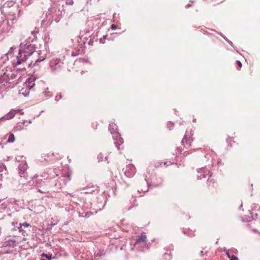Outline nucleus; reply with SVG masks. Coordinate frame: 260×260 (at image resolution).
<instances>
[{
	"label": "nucleus",
	"instance_id": "nucleus-1",
	"mask_svg": "<svg viewBox=\"0 0 260 260\" xmlns=\"http://www.w3.org/2000/svg\"><path fill=\"white\" fill-rule=\"evenodd\" d=\"M40 55V53L35 51V46L32 43L29 42L21 43L16 61H14V64L16 66L22 64L24 68L30 67L45 59V56Z\"/></svg>",
	"mask_w": 260,
	"mask_h": 260
},
{
	"label": "nucleus",
	"instance_id": "nucleus-2",
	"mask_svg": "<svg viewBox=\"0 0 260 260\" xmlns=\"http://www.w3.org/2000/svg\"><path fill=\"white\" fill-rule=\"evenodd\" d=\"M2 9V12L7 14L8 19L13 21L17 20L20 15V10L18 5L13 2H7L5 3Z\"/></svg>",
	"mask_w": 260,
	"mask_h": 260
},
{
	"label": "nucleus",
	"instance_id": "nucleus-3",
	"mask_svg": "<svg viewBox=\"0 0 260 260\" xmlns=\"http://www.w3.org/2000/svg\"><path fill=\"white\" fill-rule=\"evenodd\" d=\"M16 77L15 73L7 69L3 70V73L0 75V88L3 89V87H9L8 85L10 84L13 83V81Z\"/></svg>",
	"mask_w": 260,
	"mask_h": 260
},
{
	"label": "nucleus",
	"instance_id": "nucleus-4",
	"mask_svg": "<svg viewBox=\"0 0 260 260\" xmlns=\"http://www.w3.org/2000/svg\"><path fill=\"white\" fill-rule=\"evenodd\" d=\"M109 130L110 131L111 134L113 135V137L115 141V143L116 145L118 146L122 144L123 142V139L121 138L119 134L117 132V125L114 123L110 124ZM117 147L118 149H120L119 147Z\"/></svg>",
	"mask_w": 260,
	"mask_h": 260
},
{
	"label": "nucleus",
	"instance_id": "nucleus-5",
	"mask_svg": "<svg viewBox=\"0 0 260 260\" xmlns=\"http://www.w3.org/2000/svg\"><path fill=\"white\" fill-rule=\"evenodd\" d=\"M34 78H29L23 84V87L19 90V93L25 96L28 95L30 90L35 86Z\"/></svg>",
	"mask_w": 260,
	"mask_h": 260
},
{
	"label": "nucleus",
	"instance_id": "nucleus-6",
	"mask_svg": "<svg viewBox=\"0 0 260 260\" xmlns=\"http://www.w3.org/2000/svg\"><path fill=\"white\" fill-rule=\"evenodd\" d=\"M146 235L145 233H141V236L136 240L135 245L139 247V246H144L146 247Z\"/></svg>",
	"mask_w": 260,
	"mask_h": 260
},
{
	"label": "nucleus",
	"instance_id": "nucleus-7",
	"mask_svg": "<svg viewBox=\"0 0 260 260\" xmlns=\"http://www.w3.org/2000/svg\"><path fill=\"white\" fill-rule=\"evenodd\" d=\"M27 168V165L26 163L21 164L18 166L19 174L21 177H24L27 179L28 175L25 172V170Z\"/></svg>",
	"mask_w": 260,
	"mask_h": 260
},
{
	"label": "nucleus",
	"instance_id": "nucleus-8",
	"mask_svg": "<svg viewBox=\"0 0 260 260\" xmlns=\"http://www.w3.org/2000/svg\"><path fill=\"white\" fill-rule=\"evenodd\" d=\"M124 174L128 177H133L136 173V169L134 165H129L124 169Z\"/></svg>",
	"mask_w": 260,
	"mask_h": 260
},
{
	"label": "nucleus",
	"instance_id": "nucleus-9",
	"mask_svg": "<svg viewBox=\"0 0 260 260\" xmlns=\"http://www.w3.org/2000/svg\"><path fill=\"white\" fill-rule=\"evenodd\" d=\"M9 19L4 20L1 24V27L2 28V30L4 32H7L9 31L12 26V22L10 23Z\"/></svg>",
	"mask_w": 260,
	"mask_h": 260
},
{
	"label": "nucleus",
	"instance_id": "nucleus-10",
	"mask_svg": "<svg viewBox=\"0 0 260 260\" xmlns=\"http://www.w3.org/2000/svg\"><path fill=\"white\" fill-rule=\"evenodd\" d=\"M62 63L60 60L57 59H53L50 62V66L52 70L55 71L61 67Z\"/></svg>",
	"mask_w": 260,
	"mask_h": 260
},
{
	"label": "nucleus",
	"instance_id": "nucleus-11",
	"mask_svg": "<svg viewBox=\"0 0 260 260\" xmlns=\"http://www.w3.org/2000/svg\"><path fill=\"white\" fill-rule=\"evenodd\" d=\"M20 110H11L3 118L5 120H9L13 118L17 113L20 112Z\"/></svg>",
	"mask_w": 260,
	"mask_h": 260
},
{
	"label": "nucleus",
	"instance_id": "nucleus-12",
	"mask_svg": "<svg viewBox=\"0 0 260 260\" xmlns=\"http://www.w3.org/2000/svg\"><path fill=\"white\" fill-rule=\"evenodd\" d=\"M198 173L202 174V175H200L198 174L197 175L198 178L199 179H201L203 178H205L206 175L210 174V171L208 170L202 168L200 169L199 171H198Z\"/></svg>",
	"mask_w": 260,
	"mask_h": 260
},
{
	"label": "nucleus",
	"instance_id": "nucleus-13",
	"mask_svg": "<svg viewBox=\"0 0 260 260\" xmlns=\"http://www.w3.org/2000/svg\"><path fill=\"white\" fill-rule=\"evenodd\" d=\"M25 122V121H24L21 123L17 124V125L14 127L13 131L14 132H16V131H20L23 129L24 127H23V126L22 125V124H23L24 125Z\"/></svg>",
	"mask_w": 260,
	"mask_h": 260
},
{
	"label": "nucleus",
	"instance_id": "nucleus-14",
	"mask_svg": "<svg viewBox=\"0 0 260 260\" xmlns=\"http://www.w3.org/2000/svg\"><path fill=\"white\" fill-rule=\"evenodd\" d=\"M15 138L14 135L12 133L9 134L7 142L13 143L15 141Z\"/></svg>",
	"mask_w": 260,
	"mask_h": 260
},
{
	"label": "nucleus",
	"instance_id": "nucleus-15",
	"mask_svg": "<svg viewBox=\"0 0 260 260\" xmlns=\"http://www.w3.org/2000/svg\"><path fill=\"white\" fill-rule=\"evenodd\" d=\"M226 254L228 257L230 258V260H238L237 256L233 254L231 255L229 251L226 252Z\"/></svg>",
	"mask_w": 260,
	"mask_h": 260
},
{
	"label": "nucleus",
	"instance_id": "nucleus-16",
	"mask_svg": "<svg viewBox=\"0 0 260 260\" xmlns=\"http://www.w3.org/2000/svg\"><path fill=\"white\" fill-rule=\"evenodd\" d=\"M15 241L11 240L7 241V243L6 244L7 246H14L15 245Z\"/></svg>",
	"mask_w": 260,
	"mask_h": 260
},
{
	"label": "nucleus",
	"instance_id": "nucleus-17",
	"mask_svg": "<svg viewBox=\"0 0 260 260\" xmlns=\"http://www.w3.org/2000/svg\"><path fill=\"white\" fill-rule=\"evenodd\" d=\"M24 227L21 225V223H20L19 226L18 228L19 232L21 233L22 235H24L26 231L24 230Z\"/></svg>",
	"mask_w": 260,
	"mask_h": 260
},
{
	"label": "nucleus",
	"instance_id": "nucleus-18",
	"mask_svg": "<svg viewBox=\"0 0 260 260\" xmlns=\"http://www.w3.org/2000/svg\"><path fill=\"white\" fill-rule=\"evenodd\" d=\"M43 257H46L47 258H48L49 260H50L52 258V255L51 254H47L45 253H43L41 255Z\"/></svg>",
	"mask_w": 260,
	"mask_h": 260
},
{
	"label": "nucleus",
	"instance_id": "nucleus-19",
	"mask_svg": "<svg viewBox=\"0 0 260 260\" xmlns=\"http://www.w3.org/2000/svg\"><path fill=\"white\" fill-rule=\"evenodd\" d=\"M6 169L5 166L3 164H0V172H6Z\"/></svg>",
	"mask_w": 260,
	"mask_h": 260
},
{
	"label": "nucleus",
	"instance_id": "nucleus-20",
	"mask_svg": "<svg viewBox=\"0 0 260 260\" xmlns=\"http://www.w3.org/2000/svg\"><path fill=\"white\" fill-rule=\"evenodd\" d=\"M66 4L68 5H73L74 4L73 0H67Z\"/></svg>",
	"mask_w": 260,
	"mask_h": 260
},
{
	"label": "nucleus",
	"instance_id": "nucleus-21",
	"mask_svg": "<svg viewBox=\"0 0 260 260\" xmlns=\"http://www.w3.org/2000/svg\"><path fill=\"white\" fill-rule=\"evenodd\" d=\"M21 225L24 228L28 227V226H30L29 224H28V223H27L26 222H25V223H21Z\"/></svg>",
	"mask_w": 260,
	"mask_h": 260
},
{
	"label": "nucleus",
	"instance_id": "nucleus-22",
	"mask_svg": "<svg viewBox=\"0 0 260 260\" xmlns=\"http://www.w3.org/2000/svg\"><path fill=\"white\" fill-rule=\"evenodd\" d=\"M62 96L60 94H59V95L56 96L55 97V100L56 101H58L59 99H60L61 98Z\"/></svg>",
	"mask_w": 260,
	"mask_h": 260
},
{
	"label": "nucleus",
	"instance_id": "nucleus-23",
	"mask_svg": "<svg viewBox=\"0 0 260 260\" xmlns=\"http://www.w3.org/2000/svg\"><path fill=\"white\" fill-rule=\"evenodd\" d=\"M168 126L169 127L170 129H171V128L173 126V124L172 123L170 122L168 124Z\"/></svg>",
	"mask_w": 260,
	"mask_h": 260
},
{
	"label": "nucleus",
	"instance_id": "nucleus-24",
	"mask_svg": "<svg viewBox=\"0 0 260 260\" xmlns=\"http://www.w3.org/2000/svg\"><path fill=\"white\" fill-rule=\"evenodd\" d=\"M237 64H238V66H239L240 68H241V67H242V63H241V62L240 61L237 60Z\"/></svg>",
	"mask_w": 260,
	"mask_h": 260
},
{
	"label": "nucleus",
	"instance_id": "nucleus-25",
	"mask_svg": "<svg viewBox=\"0 0 260 260\" xmlns=\"http://www.w3.org/2000/svg\"><path fill=\"white\" fill-rule=\"evenodd\" d=\"M111 28L112 29H115L116 28V26L114 24H112V25H111Z\"/></svg>",
	"mask_w": 260,
	"mask_h": 260
},
{
	"label": "nucleus",
	"instance_id": "nucleus-26",
	"mask_svg": "<svg viewBox=\"0 0 260 260\" xmlns=\"http://www.w3.org/2000/svg\"><path fill=\"white\" fill-rule=\"evenodd\" d=\"M70 175L68 174V176H67V181H69L70 180Z\"/></svg>",
	"mask_w": 260,
	"mask_h": 260
},
{
	"label": "nucleus",
	"instance_id": "nucleus-27",
	"mask_svg": "<svg viewBox=\"0 0 260 260\" xmlns=\"http://www.w3.org/2000/svg\"><path fill=\"white\" fill-rule=\"evenodd\" d=\"M2 177H3V174H1V177H0V181H2Z\"/></svg>",
	"mask_w": 260,
	"mask_h": 260
},
{
	"label": "nucleus",
	"instance_id": "nucleus-28",
	"mask_svg": "<svg viewBox=\"0 0 260 260\" xmlns=\"http://www.w3.org/2000/svg\"><path fill=\"white\" fill-rule=\"evenodd\" d=\"M186 143H188V144H190V141H189V140H188V141H186Z\"/></svg>",
	"mask_w": 260,
	"mask_h": 260
},
{
	"label": "nucleus",
	"instance_id": "nucleus-29",
	"mask_svg": "<svg viewBox=\"0 0 260 260\" xmlns=\"http://www.w3.org/2000/svg\"><path fill=\"white\" fill-rule=\"evenodd\" d=\"M29 124H30L31 123V122L30 121H29L28 122Z\"/></svg>",
	"mask_w": 260,
	"mask_h": 260
},
{
	"label": "nucleus",
	"instance_id": "nucleus-30",
	"mask_svg": "<svg viewBox=\"0 0 260 260\" xmlns=\"http://www.w3.org/2000/svg\"><path fill=\"white\" fill-rule=\"evenodd\" d=\"M106 38V36H104V39H105Z\"/></svg>",
	"mask_w": 260,
	"mask_h": 260
},
{
	"label": "nucleus",
	"instance_id": "nucleus-31",
	"mask_svg": "<svg viewBox=\"0 0 260 260\" xmlns=\"http://www.w3.org/2000/svg\"><path fill=\"white\" fill-rule=\"evenodd\" d=\"M185 139V138H184L183 139V141H184Z\"/></svg>",
	"mask_w": 260,
	"mask_h": 260
},
{
	"label": "nucleus",
	"instance_id": "nucleus-32",
	"mask_svg": "<svg viewBox=\"0 0 260 260\" xmlns=\"http://www.w3.org/2000/svg\"><path fill=\"white\" fill-rule=\"evenodd\" d=\"M42 260H44V259H42Z\"/></svg>",
	"mask_w": 260,
	"mask_h": 260
}]
</instances>
